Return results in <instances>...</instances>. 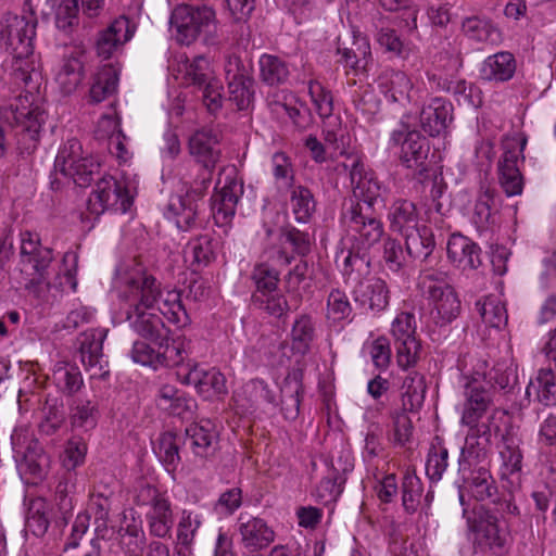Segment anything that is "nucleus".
<instances>
[{"label": "nucleus", "instance_id": "obj_31", "mask_svg": "<svg viewBox=\"0 0 556 556\" xmlns=\"http://www.w3.org/2000/svg\"><path fill=\"white\" fill-rule=\"evenodd\" d=\"M185 435L194 455L207 457L212 454L217 432L210 419H201L186 428Z\"/></svg>", "mask_w": 556, "mask_h": 556}, {"label": "nucleus", "instance_id": "obj_39", "mask_svg": "<svg viewBox=\"0 0 556 556\" xmlns=\"http://www.w3.org/2000/svg\"><path fill=\"white\" fill-rule=\"evenodd\" d=\"M408 256L420 262H426L432 254L435 242L434 237L428 227L413 229L403 233Z\"/></svg>", "mask_w": 556, "mask_h": 556}, {"label": "nucleus", "instance_id": "obj_2", "mask_svg": "<svg viewBox=\"0 0 556 556\" xmlns=\"http://www.w3.org/2000/svg\"><path fill=\"white\" fill-rule=\"evenodd\" d=\"M189 151L205 170L201 176V186L191 188L184 194L172 195L165 210V216L168 219H174L176 226L182 231L200 226L199 201L202 200L204 191L210 187L212 173L222 156L218 132L208 128L195 131L189 139Z\"/></svg>", "mask_w": 556, "mask_h": 556}, {"label": "nucleus", "instance_id": "obj_17", "mask_svg": "<svg viewBox=\"0 0 556 556\" xmlns=\"http://www.w3.org/2000/svg\"><path fill=\"white\" fill-rule=\"evenodd\" d=\"M486 384L480 375L466 378L460 418L464 426L476 425L493 405L492 390Z\"/></svg>", "mask_w": 556, "mask_h": 556}, {"label": "nucleus", "instance_id": "obj_46", "mask_svg": "<svg viewBox=\"0 0 556 556\" xmlns=\"http://www.w3.org/2000/svg\"><path fill=\"white\" fill-rule=\"evenodd\" d=\"M52 381L62 393L67 395L78 392L84 384L79 368L67 362H59L54 365Z\"/></svg>", "mask_w": 556, "mask_h": 556}, {"label": "nucleus", "instance_id": "obj_26", "mask_svg": "<svg viewBox=\"0 0 556 556\" xmlns=\"http://www.w3.org/2000/svg\"><path fill=\"white\" fill-rule=\"evenodd\" d=\"M353 296L361 307L379 313L389 305L390 291L384 280L374 277L359 281L353 289Z\"/></svg>", "mask_w": 556, "mask_h": 556}, {"label": "nucleus", "instance_id": "obj_3", "mask_svg": "<svg viewBox=\"0 0 556 556\" xmlns=\"http://www.w3.org/2000/svg\"><path fill=\"white\" fill-rule=\"evenodd\" d=\"M169 25L180 45L190 46L197 40L205 46L219 43V21L212 5L179 3L172 10Z\"/></svg>", "mask_w": 556, "mask_h": 556}, {"label": "nucleus", "instance_id": "obj_63", "mask_svg": "<svg viewBox=\"0 0 556 556\" xmlns=\"http://www.w3.org/2000/svg\"><path fill=\"white\" fill-rule=\"evenodd\" d=\"M308 93L320 117H329L333 111V99L329 90H327L319 81H308Z\"/></svg>", "mask_w": 556, "mask_h": 556}, {"label": "nucleus", "instance_id": "obj_64", "mask_svg": "<svg viewBox=\"0 0 556 556\" xmlns=\"http://www.w3.org/2000/svg\"><path fill=\"white\" fill-rule=\"evenodd\" d=\"M49 518L46 511V503L42 500L34 502L28 511L26 528L36 536H42L49 528Z\"/></svg>", "mask_w": 556, "mask_h": 556}, {"label": "nucleus", "instance_id": "obj_62", "mask_svg": "<svg viewBox=\"0 0 556 556\" xmlns=\"http://www.w3.org/2000/svg\"><path fill=\"white\" fill-rule=\"evenodd\" d=\"M188 253L192 256V266H206L214 258L212 239L208 236H200L188 244Z\"/></svg>", "mask_w": 556, "mask_h": 556}, {"label": "nucleus", "instance_id": "obj_4", "mask_svg": "<svg viewBox=\"0 0 556 556\" xmlns=\"http://www.w3.org/2000/svg\"><path fill=\"white\" fill-rule=\"evenodd\" d=\"M418 288L431 305L427 325L442 328L450 325L460 314V300L448 281L447 274L428 269L420 274Z\"/></svg>", "mask_w": 556, "mask_h": 556}, {"label": "nucleus", "instance_id": "obj_9", "mask_svg": "<svg viewBox=\"0 0 556 556\" xmlns=\"http://www.w3.org/2000/svg\"><path fill=\"white\" fill-rule=\"evenodd\" d=\"M100 163L92 156L84 154L83 146L76 138L68 139L60 149L54 168L65 177L73 179L79 187H87L99 174Z\"/></svg>", "mask_w": 556, "mask_h": 556}, {"label": "nucleus", "instance_id": "obj_30", "mask_svg": "<svg viewBox=\"0 0 556 556\" xmlns=\"http://www.w3.org/2000/svg\"><path fill=\"white\" fill-rule=\"evenodd\" d=\"M463 478V486L477 501L493 498L497 493V486L488 466L481 465L467 470H459Z\"/></svg>", "mask_w": 556, "mask_h": 556}, {"label": "nucleus", "instance_id": "obj_56", "mask_svg": "<svg viewBox=\"0 0 556 556\" xmlns=\"http://www.w3.org/2000/svg\"><path fill=\"white\" fill-rule=\"evenodd\" d=\"M422 491L421 480L415 473L406 472L402 481V506L407 514L417 511Z\"/></svg>", "mask_w": 556, "mask_h": 556}, {"label": "nucleus", "instance_id": "obj_52", "mask_svg": "<svg viewBox=\"0 0 556 556\" xmlns=\"http://www.w3.org/2000/svg\"><path fill=\"white\" fill-rule=\"evenodd\" d=\"M181 442L182 438L173 432H164L159 438L156 453L169 472L175 471L180 464L179 448Z\"/></svg>", "mask_w": 556, "mask_h": 556}, {"label": "nucleus", "instance_id": "obj_58", "mask_svg": "<svg viewBox=\"0 0 556 556\" xmlns=\"http://www.w3.org/2000/svg\"><path fill=\"white\" fill-rule=\"evenodd\" d=\"M254 80L252 77L228 81L229 100L235 102L238 110H247L253 102Z\"/></svg>", "mask_w": 556, "mask_h": 556}, {"label": "nucleus", "instance_id": "obj_23", "mask_svg": "<svg viewBox=\"0 0 556 556\" xmlns=\"http://www.w3.org/2000/svg\"><path fill=\"white\" fill-rule=\"evenodd\" d=\"M243 194V185L231 168L225 176V184L211 198V208L217 224L228 223L236 213V206Z\"/></svg>", "mask_w": 556, "mask_h": 556}, {"label": "nucleus", "instance_id": "obj_6", "mask_svg": "<svg viewBox=\"0 0 556 556\" xmlns=\"http://www.w3.org/2000/svg\"><path fill=\"white\" fill-rule=\"evenodd\" d=\"M0 118L13 127L21 155H30L36 151L42 126L47 119V114L42 109L11 104L1 111Z\"/></svg>", "mask_w": 556, "mask_h": 556}, {"label": "nucleus", "instance_id": "obj_38", "mask_svg": "<svg viewBox=\"0 0 556 556\" xmlns=\"http://www.w3.org/2000/svg\"><path fill=\"white\" fill-rule=\"evenodd\" d=\"M280 392L282 413L286 419L294 420L299 416L303 394L301 375L296 372L289 374L281 384Z\"/></svg>", "mask_w": 556, "mask_h": 556}, {"label": "nucleus", "instance_id": "obj_59", "mask_svg": "<svg viewBox=\"0 0 556 556\" xmlns=\"http://www.w3.org/2000/svg\"><path fill=\"white\" fill-rule=\"evenodd\" d=\"M225 2L230 14L236 20L243 21V23L239 25L241 31L239 43L243 45L244 41L248 43L251 31L247 21L255 9V0H225Z\"/></svg>", "mask_w": 556, "mask_h": 556}, {"label": "nucleus", "instance_id": "obj_15", "mask_svg": "<svg viewBox=\"0 0 556 556\" xmlns=\"http://www.w3.org/2000/svg\"><path fill=\"white\" fill-rule=\"evenodd\" d=\"M132 203V195L125 182L112 176H104L97 182V188L88 200V208L92 214L100 215L105 210L126 213Z\"/></svg>", "mask_w": 556, "mask_h": 556}, {"label": "nucleus", "instance_id": "obj_61", "mask_svg": "<svg viewBox=\"0 0 556 556\" xmlns=\"http://www.w3.org/2000/svg\"><path fill=\"white\" fill-rule=\"evenodd\" d=\"M202 525V517L191 510L184 509L177 525L176 541L179 543H193L195 534Z\"/></svg>", "mask_w": 556, "mask_h": 556}, {"label": "nucleus", "instance_id": "obj_50", "mask_svg": "<svg viewBox=\"0 0 556 556\" xmlns=\"http://www.w3.org/2000/svg\"><path fill=\"white\" fill-rule=\"evenodd\" d=\"M476 531L479 544L494 552L501 551L504 547L506 539L500 531L496 516L486 515L484 519L479 521Z\"/></svg>", "mask_w": 556, "mask_h": 556}, {"label": "nucleus", "instance_id": "obj_20", "mask_svg": "<svg viewBox=\"0 0 556 556\" xmlns=\"http://www.w3.org/2000/svg\"><path fill=\"white\" fill-rule=\"evenodd\" d=\"M139 497H143L142 504L149 505L146 513L149 533L157 539L166 538L174 523L170 502L150 485L141 490Z\"/></svg>", "mask_w": 556, "mask_h": 556}, {"label": "nucleus", "instance_id": "obj_14", "mask_svg": "<svg viewBox=\"0 0 556 556\" xmlns=\"http://www.w3.org/2000/svg\"><path fill=\"white\" fill-rule=\"evenodd\" d=\"M37 22L25 16H9L0 22V48L12 50L13 55L30 56Z\"/></svg>", "mask_w": 556, "mask_h": 556}, {"label": "nucleus", "instance_id": "obj_24", "mask_svg": "<svg viewBox=\"0 0 556 556\" xmlns=\"http://www.w3.org/2000/svg\"><path fill=\"white\" fill-rule=\"evenodd\" d=\"M453 122V104L443 98H433L419 114L421 129L430 137L444 136Z\"/></svg>", "mask_w": 556, "mask_h": 556}, {"label": "nucleus", "instance_id": "obj_43", "mask_svg": "<svg viewBox=\"0 0 556 556\" xmlns=\"http://www.w3.org/2000/svg\"><path fill=\"white\" fill-rule=\"evenodd\" d=\"M28 58L15 55L12 65V77L16 86L24 88L27 94L33 96L39 91L42 76L30 65Z\"/></svg>", "mask_w": 556, "mask_h": 556}, {"label": "nucleus", "instance_id": "obj_12", "mask_svg": "<svg viewBox=\"0 0 556 556\" xmlns=\"http://www.w3.org/2000/svg\"><path fill=\"white\" fill-rule=\"evenodd\" d=\"M527 144L523 135H515L503 141V155L498 162V180L507 197L519 195L523 190V178L518 168V160Z\"/></svg>", "mask_w": 556, "mask_h": 556}, {"label": "nucleus", "instance_id": "obj_35", "mask_svg": "<svg viewBox=\"0 0 556 556\" xmlns=\"http://www.w3.org/2000/svg\"><path fill=\"white\" fill-rule=\"evenodd\" d=\"M516 72V60L510 52L502 51L488 56L481 67V76L489 81H507Z\"/></svg>", "mask_w": 556, "mask_h": 556}, {"label": "nucleus", "instance_id": "obj_36", "mask_svg": "<svg viewBox=\"0 0 556 556\" xmlns=\"http://www.w3.org/2000/svg\"><path fill=\"white\" fill-rule=\"evenodd\" d=\"M119 70L112 64L103 65L94 74L89 90V101L100 103L115 93L118 85Z\"/></svg>", "mask_w": 556, "mask_h": 556}, {"label": "nucleus", "instance_id": "obj_49", "mask_svg": "<svg viewBox=\"0 0 556 556\" xmlns=\"http://www.w3.org/2000/svg\"><path fill=\"white\" fill-rule=\"evenodd\" d=\"M315 337V328L312 318L308 315L299 316L292 326V350L295 353L305 355Z\"/></svg>", "mask_w": 556, "mask_h": 556}, {"label": "nucleus", "instance_id": "obj_47", "mask_svg": "<svg viewBox=\"0 0 556 556\" xmlns=\"http://www.w3.org/2000/svg\"><path fill=\"white\" fill-rule=\"evenodd\" d=\"M97 404L90 400L77 399L71 404V425L74 429L89 431L98 422Z\"/></svg>", "mask_w": 556, "mask_h": 556}, {"label": "nucleus", "instance_id": "obj_54", "mask_svg": "<svg viewBox=\"0 0 556 556\" xmlns=\"http://www.w3.org/2000/svg\"><path fill=\"white\" fill-rule=\"evenodd\" d=\"M251 280L255 286L253 293L275 292L278 290L280 273L267 262H261L254 265Z\"/></svg>", "mask_w": 556, "mask_h": 556}, {"label": "nucleus", "instance_id": "obj_1", "mask_svg": "<svg viewBox=\"0 0 556 556\" xmlns=\"http://www.w3.org/2000/svg\"><path fill=\"white\" fill-rule=\"evenodd\" d=\"M122 296L128 303L125 314L130 329L159 348L169 339L163 317L179 328L190 321L180 293L169 291L162 299L161 282L144 269L135 268L126 274Z\"/></svg>", "mask_w": 556, "mask_h": 556}, {"label": "nucleus", "instance_id": "obj_45", "mask_svg": "<svg viewBox=\"0 0 556 556\" xmlns=\"http://www.w3.org/2000/svg\"><path fill=\"white\" fill-rule=\"evenodd\" d=\"M476 308L483 323L490 327L501 329L507 325V309L500 296L494 294L483 296L476 302Z\"/></svg>", "mask_w": 556, "mask_h": 556}, {"label": "nucleus", "instance_id": "obj_37", "mask_svg": "<svg viewBox=\"0 0 556 556\" xmlns=\"http://www.w3.org/2000/svg\"><path fill=\"white\" fill-rule=\"evenodd\" d=\"M511 424V417L505 410L494 409L493 413L488 417L486 421H478L473 426H468L471 435L479 439L480 441L486 442L492 445V435H500L507 430Z\"/></svg>", "mask_w": 556, "mask_h": 556}, {"label": "nucleus", "instance_id": "obj_29", "mask_svg": "<svg viewBox=\"0 0 556 556\" xmlns=\"http://www.w3.org/2000/svg\"><path fill=\"white\" fill-rule=\"evenodd\" d=\"M521 440L518 437L517 429L508 426L502 433V441L498 445L502 459L501 476L506 479L510 476L519 475L522 469V452L520 450Z\"/></svg>", "mask_w": 556, "mask_h": 556}, {"label": "nucleus", "instance_id": "obj_41", "mask_svg": "<svg viewBox=\"0 0 556 556\" xmlns=\"http://www.w3.org/2000/svg\"><path fill=\"white\" fill-rule=\"evenodd\" d=\"M258 66L260 78L267 86H280L289 80V64L277 55L267 53L261 55Z\"/></svg>", "mask_w": 556, "mask_h": 556}, {"label": "nucleus", "instance_id": "obj_51", "mask_svg": "<svg viewBox=\"0 0 556 556\" xmlns=\"http://www.w3.org/2000/svg\"><path fill=\"white\" fill-rule=\"evenodd\" d=\"M290 202L295 220L307 223L316 208L312 191L307 187L295 186L291 191Z\"/></svg>", "mask_w": 556, "mask_h": 556}, {"label": "nucleus", "instance_id": "obj_8", "mask_svg": "<svg viewBox=\"0 0 556 556\" xmlns=\"http://www.w3.org/2000/svg\"><path fill=\"white\" fill-rule=\"evenodd\" d=\"M338 167L349 170L353 195L357 200L356 203L363 204V207H369L370 211L384 207L387 188L370 169L366 168L363 160L357 154H349L348 163L343 162Z\"/></svg>", "mask_w": 556, "mask_h": 556}, {"label": "nucleus", "instance_id": "obj_27", "mask_svg": "<svg viewBox=\"0 0 556 556\" xmlns=\"http://www.w3.org/2000/svg\"><path fill=\"white\" fill-rule=\"evenodd\" d=\"M377 86L389 101L405 104L410 101L413 84L402 71L384 68L377 77Z\"/></svg>", "mask_w": 556, "mask_h": 556}, {"label": "nucleus", "instance_id": "obj_55", "mask_svg": "<svg viewBox=\"0 0 556 556\" xmlns=\"http://www.w3.org/2000/svg\"><path fill=\"white\" fill-rule=\"evenodd\" d=\"M188 355L186 349V339H174L172 344H168V340L157 351V368L159 367H186L184 364L186 356Z\"/></svg>", "mask_w": 556, "mask_h": 556}, {"label": "nucleus", "instance_id": "obj_44", "mask_svg": "<svg viewBox=\"0 0 556 556\" xmlns=\"http://www.w3.org/2000/svg\"><path fill=\"white\" fill-rule=\"evenodd\" d=\"M491 445L467 433L459 456V470H467L481 465L488 466Z\"/></svg>", "mask_w": 556, "mask_h": 556}, {"label": "nucleus", "instance_id": "obj_25", "mask_svg": "<svg viewBox=\"0 0 556 556\" xmlns=\"http://www.w3.org/2000/svg\"><path fill=\"white\" fill-rule=\"evenodd\" d=\"M446 250L450 262L463 270L477 269L482 264L481 248L460 233L450 237Z\"/></svg>", "mask_w": 556, "mask_h": 556}, {"label": "nucleus", "instance_id": "obj_48", "mask_svg": "<svg viewBox=\"0 0 556 556\" xmlns=\"http://www.w3.org/2000/svg\"><path fill=\"white\" fill-rule=\"evenodd\" d=\"M252 305L263 313L275 317L281 318L287 315L290 307L286 296L281 293L266 292V293H253Z\"/></svg>", "mask_w": 556, "mask_h": 556}, {"label": "nucleus", "instance_id": "obj_22", "mask_svg": "<svg viewBox=\"0 0 556 556\" xmlns=\"http://www.w3.org/2000/svg\"><path fill=\"white\" fill-rule=\"evenodd\" d=\"M237 530L240 534V544L251 554L267 548L276 538L273 528L260 517L241 514L237 521Z\"/></svg>", "mask_w": 556, "mask_h": 556}, {"label": "nucleus", "instance_id": "obj_53", "mask_svg": "<svg viewBox=\"0 0 556 556\" xmlns=\"http://www.w3.org/2000/svg\"><path fill=\"white\" fill-rule=\"evenodd\" d=\"M447 448L443 445L442 440L435 437L430 445L426 462V473L431 481L441 480L447 468Z\"/></svg>", "mask_w": 556, "mask_h": 556}, {"label": "nucleus", "instance_id": "obj_57", "mask_svg": "<svg viewBox=\"0 0 556 556\" xmlns=\"http://www.w3.org/2000/svg\"><path fill=\"white\" fill-rule=\"evenodd\" d=\"M79 2L78 0H61L55 8L54 22L55 26L70 34L79 22Z\"/></svg>", "mask_w": 556, "mask_h": 556}, {"label": "nucleus", "instance_id": "obj_33", "mask_svg": "<svg viewBox=\"0 0 556 556\" xmlns=\"http://www.w3.org/2000/svg\"><path fill=\"white\" fill-rule=\"evenodd\" d=\"M390 228L393 231L405 233L418 228V212L414 202L406 199L395 200L388 212Z\"/></svg>", "mask_w": 556, "mask_h": 556}, {"label": "nucleus", "instance_id": "obj_32", "mask_svg": "<svg viewBox=\"0 0 556 556\" xmlns=\"http://www.w3.org/2000/svg\"><path fill=\"white\" fill-rule=\"evenodd\" d=\"M549 362V366L540 369L526 390L528 396L534 393L536 400L544 406L556 404V361Z\"/></svg>", "mask_w": 556, "mask_h": 556}, {"label": "nucleus", "instance_id": "obj_13", "mask_svg": "<svg viewBox=\"0 0 556 556\" xmlns=\"http://www.w3.org/2000/svg\"><path fill=\"white\" fill-rule=\"evenodd\" d=\"M342 217L348 231L358 242L362 250H368L383 236V225L376 215V211L363 207L361 203H352L343 212Z\"/></svg>", "mask_w": 556, "mask_h": 556}, {"label": "nucleus", "instance_id": "obj_18", "mask_svg": "<svg viewBox=\"0 0 556 556\" xmlns=\"http://www.w3.org/2000/svg\"><path fill=\"white\" fill-rule=\"evenodd\" d=\"M181 383L193 386L197 392L205 400L227 393L226 378L216 368H204L198 364L188 363L176 372Z\"/></svg>", "mask_w": 556, "mask_h": 556}, {"label": "nucleus", "instance_id": "obj_60", "mask_svg": "<svg viewBox=\"0 0 556 556\" xmlns=\"http://www.w3.org/2000/svg\"><path fill=\"white\" fill-rule=\"evenodd\" d=\"M87 454V442L83 437L72 435L64 451L63 466L68 472L85 462Z\"/></svg>", "mask_w": 556, "mask_h": 556}, {"label": "nucleus", "instance_id": "obj_28", "mask_svg": "<svg viewBox=\"0 0 556 556\" xmlns=\"http://www.w3.org/2000/svg\"><path fill=\"white\" fill-rule=\"evenodd\" d=\"M85 51L76 48L62 60L61 67L55 76V81L63 94L73 93L81 84L85 75Z\"/></svg>", "mask_w": 556, "mask_h": 556}, {"label": "nucleus", "instance_id": "obj_42", "mask_svg": "<svg viewBox=\"0 0 556 556\" xmlns=\"http://www.w3.org/2000/svg\"><path fill=\"white\" fill-rule=\"evenodd\" d=\"M464 35L477 42L497 43L501 41V33L493 23L484 16H469L462 23Z\"/></svg>", "mask_w": 556, "mask_h": 556}, {"label": "nucleus", "instance_id": "obj_11", "mask_svg": "<svg viewBox=\"0 0 556 556\" xmlns=\"http://www.w3.org/2000/svg\"><path fill=\"white\" fill-rule=\"evenodd\" d=\"M13 456L21 475L41 479L49 467V456L27 430H14L11 435Z\"/></svg>", "mask_w": 556, "mask_h": 556}, {"label": "nucleus", "instance_id": "obj_21", "mask_svg": "<svg viewBox=\"0 0 556 556\" xmlns=\"http://www.w3.org/2000/svg\"><path fill=\"white\" fill-rule=\"evenodd\" d=\"M137 24L125 15L115 18L106 28L100 30L96 39L97 55L109 60L122 51L135 35Z\"/></svg>", "mask_w": 556, "mask_h": 556}, {"label": "nucleus", "instance_id": "obj_16", "mask_svg": "<svg viewBox=\"0 0 556 556\" xmlns=\"http://www.w3.org/2000/svg\"><path fill=\"white\" fill-rule=\"evenodd\" d=\"M415 316L410 313H400L391 325V334L395 342L396 361L400 367L408 369L418 359L420 343L415 338Z\"/></svg>", "mask_w": 556, "mask_h": 556}, {"label": "nucleus", "instance_id": "obj_19", "mask_svg": "<svg viewBox=\"0 0 556 556\" xmlns=\"http://www.w3.org/2000/svg\"><path fill=\"white\" fill-rule=\"evenodd\" d=\"M106 334V329L97 328L87 330L77 338L80 362L91 378L105 379L110 374L103 355Z\"/></svg>", "mask_w": 556, "mask_h": 556}, {"label": "nucleus", "instance_id": "obj_7", "mask_svg": "<svg viewBox=\"0 0 556 556\" xmlns=\"http://www.w3.org/2000/svg\"><path fill=\"white\" fill-rule=\"evenodd\" d=\"M184 80L187 87L201 98L207 112L217 114L224 102L223 86L214 76L210 60L205 55H195L185 65Z\"/></svg>", "mask_w": 556, "mask_h": 556}, {"label": "nucleus", "instance_id": "obj_5", "mask_svg": "<svg viewBox=\"0 0 556 556\" xmlns=\"http://www.w3.org/2000/svg\"><path fill=\"white\" fill-rule=\"evenodd\" d=\"M20 256L25 289L35 298L46 301L51 287L49 269L53 261L52 250L42 247L37 235L25 231L22 233Z\"/></svg>", "mask_w": 556, "mask_h": 556}, {"label": "nucleus", "instance_id": "obj_34", "mask_svg": "<svg viewBox=\"0 0 556 556\" xmlns=\"http://www.w3.org/2000/svg\"><path fill=\"white\" fill-rule=\"evenodd\" d=\"M339 63L355 72H366L371 58L370 45L366 37L354 36L351 47H339L337 50Z\"/></svg>", "mask_w": 556, "mask_h": 556}, {"label": "nucleus", "instance_id": "obj_40", "mask_svg": "<svg viewBox=\"0 0 556 556\" xmlns=\"http://www.w3.org/2000/svg\"><path fill=\"white\" fill-rule=\"evenodd\" d=\"M426 393L425 378L417 371H408L402 383V409L416 412L424 403Z\"/></svg>", "mask_w": 556, "mask_h": 556}, {"label": "nucleus", "instance_id": "obj_10", "mask_svg": "<svg viewBox=\"0 0 556 556\" xmlns=\"http://www.w3.org/2000/svg\"><path fill=\"white\" fill-rule=\"evenodd\" d=\"M390 147L400 148L399 159L402 165L416 169L419 174L427 170L430 144L418 130H410L407 123L401 122L390 135Z\"/></svg>", "mask_w": 556, "mask_h": 556}]
</instances>
